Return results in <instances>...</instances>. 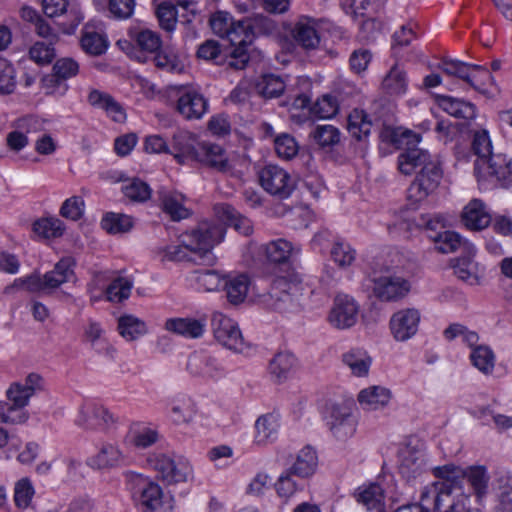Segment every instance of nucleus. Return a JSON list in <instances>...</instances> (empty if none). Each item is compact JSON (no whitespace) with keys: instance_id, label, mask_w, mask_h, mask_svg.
I'll return each instance as SVG.
<instances>
[{"instance_id":"1","label":"nucleus","mask_w":512,"mask_h":512,"mask_svg":"<svg viewBox=\"0 0 512 512\" xmlns=\"http://www.w3.org/2000/svg\"><path fill=\"white\" fill-rule=\"evenodd\" d=\"M460 468L447 464L433 468V474L440 478L426 485L421 492L420 505L417 509L425 512H482L468 509L469 496L461 491L454 479L461 474Z\"/></svg>"},{"instance_id":"2","label":"nucleus","mask_w":512,"mask_h":512,"mask_svg":"<svg viewBox=\"0 0 512 512\" xmlns=\"http://www.w3.org/2000/svg\"><path fill=\"white\" fill-rule=\"evenodd\" d=\"M398 168L404 175L417 172L407 191L408 199L413 203H420L432 194L443 175L437 157L418 147H407L398 156Z\"/></svg>"},{"instance_id":"3","label":"nucleus","mask_w":512,"mask_h":512,"mask_svg":"<svg viewBox=\"0 0 512 512\" xmlns=\"http://www.w3.org/2000/svg\"><path fill=\"white\" fill-rule=\"evenodd\" d=\"M223 234L222 228L202 223L199 227L187 234L182 245H161L155 248V258L160 262H200L210 264L213 262L211 250L219 242Z\"/></svg>"},{"instance_id":"4","label":"nucleus","mask_w":512,"mask_h":512,"mask_svg":"<svg viewBox=\"0 0 512 512\" xmlns=\"http://www.w3.org/2000/svg\"><path fill=\"white\" fill-rule=\"evenodd\" d=\"M276 31V23L263 15L233 22L230 28L226 29V39L234 47L230 53L228 66L235 70L244 69L249 60L246 47L252 43L255 36L272 35Z\"/></svg>"},{"instance_id":"5","label":"nucleus","mask_w":512,"mask_h":512,"mask_svg":"<svg viewBox=\"0 0 512 512\" xmlns=\"http://www.w3.org/2000/svg\"><path fill=\"white\" fill-rule=\"evenodd\" d=\"M43 389V379L39 374H29L24 382H15L6 391L7 402L0 401V421L6 424L25 423L29 414L25 410L36 391Z\"/></svg>"},{"instance_id":"6","label":"nucleus","mask_w":512,"mask_h":512,"mask_svg":"<svg viewBox=\"0 0 512 512\" xmlns=\"http://www.w3.org/2000/svg\"><path fill=\"white\" fill-rule=\"evenodd\" d=\"M322 417L326 428L337 441H346L354 436L358 422L349 406L327 404Z\"/></svg>"},{"instance_id":"7","label":"nucleus","mask_w":512,"mask_h":512,"mask_svg":"<svg viewBox=\"0 0 512 512\" xmlns=\"http://www.w3.org/2000/svg\"><path fill=\"white\" fill-rule=\"evenodd\" d=\"M149 465L166 484L186 482L192 475V467L187 459L164 453H154L148 457Z\"/></svg>"},{"instance_id":"8","label":"nucleus","mask_w":512,"mask_h":512,"mask_svg":"<svg viewBox=\"0 0 512 512\" xmlns=\"http://www.w3.org/2000/svg\"><path fill=\"white\" fill-rule=\"evenodd\" d=\"M474 170L479 181L496 182L502 187L512 184V160L504 154L476 160Z\"/></svg>"},{"instance_id":"9","label":"nucleus","mask_w":512,"mask_h":512,"mask_svg":"<svg viewBox=\"0 0 512 512\" xmlns=\"http://www.w3.org/2000/svg\"><path fill=\"white\" fill-rule=\"evenodd\" d=\"M261 187L270 195L287 199L295 189L296 182L288 171L279 165L267 164L258 172Z\"/></svg>"},{"instance_id":"10","label":"nucleus","mask_w":512,"mask_h":512,"mask_svg":"<svg viewBox=\"0 0 512 512\" xmlns=\"http://www.w3.org/2000/svg\"><path fill=\"white\" fill-rule=\"evenodd\" d=\"M360 306L347 294H338L328 314V322L336 329L344 330L353 327L359 316Z\"/></svg>"},{"instance_id":"11","label":"nucleus","mask_w":512,"mask_h":512,"mask_svg":"<svg viewBox=\"0 0 512 512\" xmlns=\"http://www.w3.org/2000/svg\"><path fill=\"white\" fill-rule=\"evenodd\" d=\"M426 466L424 444L418 439L410 440L400 452L399 472L411 481L421 475Z\"/></svg>"},{"instance_id":"12","label":"nucleus","mask_w":512,"mask_h":512,"mask_svg":"<svg viewBox=\"0 0 512 512\" xmlns=\"http://www.w3.org/2000/svg\"><path fill=\"white\" fill-rule=\"evenodd\" d=\"M177 91L176 110L187 120H198L208 110V100L197 90L190 86L180 85Z\"/></svg>"},{"instance_id":"13","label":"nucleus","mask_w":512,"mask_h":512,"mask_svg":"<svg viewBox=\"0 0 512 512\" xmlns=\"http://www.w3.org/2000/svg\"><path fill=\"white\" fill-rule=\"evenodd\" d=\"M370 277L373 282V293L381 301L400 299L410 290L409 282L399 276L378 275L377 272H373Z\"/></svg>"},{"instance_id":"14","label":"nucleus","mask_w":512,"mask_h":512,"mask_svg":"<svg viewBox=\"0 0 512 512\" xmlns=\"http://www.w3.org/2000/svg\"><path fill=\"white\" fill-rule=\"evenodd\" d=\"M421 314L415 308H405L395 312L389 321L393 338L399 342L411 339L418 332Z\"/></svg>"},{"instance_id":"15","label":"nucleus","mask_w":512,"mask_h":512,"mask_svg":"<svg viewBox=\"0 0 512 512\" xmlns=\"http://www.w3.org/2000/svg\"><path fill=\"white\" fill-rule=\"evenodd\" d=\"M127 478L136 477L140 485V504L149 512H170L172 506L163 500L161 487L153 482H147L141 475L133 472L126 474Z\"/></svg>"},{"instance_id":"16","label":"nucleus","mask_w":512,"mask_h":512,"mask_svg":"<svg viewBox=\"0 0 512 512\" xmlns=\"http://www.w3.org/2000/svg\"><path fill=\"white\" fill-rule=\"evenodd\" d=\"M43 12L47 17L54 18L66 15L68 21L64 22V32L71 33L83 20V15L75 2L70 0H42Z\"/></svg>"},{"instance_id":"17","label":"nucleus","mask_w":512,"mask_h":512,"mask_svg":"<svg viewBox=\"0 0 512 512\" xmlns=\"http://www.w3.org/2000/svg\"><path fill=\"white\" fill-rule=\"evenodd\" d=\"M114 421L113 415L104 406L96 403H85L81 406L75 423L87 429L105 430Z\"/></svg>"},{"instance_id":"18","label":"nucleus","mask_w":512,"mask_h":512,"mask_svg":"<svg viewBox=\"0 0 512 512\" xmlns=\"http://www.w3.org/2000/svg\"><path fill=\"white\" fill-rule=\"evenodd\" d=\"M492 217L485 203L477 198L470 200L461 213L462 224L471 231H480L488 227Z\"/></svg>"},{"instance_id":"19","label":"nucleus","mask_w":512,"mask_h":512,"mask_svg":"<svg viewBox=\"0 0 512 512\" xmlns=\"http://www.w3.org/2000/svg\"><path fill=\"white\" fill-rule=\"evenodd\" d=\"M312 292V288L304 283L302 277L295 271L278 275L271 284V295L292 293L295 296L308 298Z\"/></svg>"},{"instance_id":"20","label":"nucleus","mask_w":512,"mask_h":512,"mask_svg":"<svg viewBox=\"0 0 512 512\" xmlns=\"http://www.w3.org/2000/svg\"><path fill=\"white\" fill-rule=\"evenodd\" d=\"M205 319L190 317H175L165 321L164 328L171 333L187 339H199L204 335Z\"/></svg>"},{"instance_id":"21","label":"nucleus","mask_w":512,"mask_h":512,"mask_svg":"<svg viewBox=\"0 0 512 512\" xmlns=\"http://www.w3.org/2000/svg\"><path fill=\"white\" fill-rule=\"evenodd\" d=\"M430 238L434 240L436 249L442 253H453L460 250L463 254H476L475 246L454 231L438 232L435 235H430Z\"/></svg>"},{"instance_id":"22","label":"nucleus","mask_w":512,"mask_h":512,"mask_svg":"<svg viewBox=\"0 0 512 512\" xmlns=\"http://www.w3.org/2000/svg\"><path fill=\"white\" fill-rule=\"evenodd\" d=\"M166 409L169 418L178 425L190 423L196 414L194 401L183 394L170 398L167 401Z\"/></svg>"},{"instance_id":"23","label":"nucleus","mask_w":512,"mask_h":512,"mask_svg":"<svg viewBox=\"0 0 512 512\" xmlns=\"http://www.w3.org/2000/svg\"><path fill=\"white\" fill-rule=\"evenodd\" d=\"M88 103L94 108L103 110L115 122H123L126 114L123 107L110 94L93 89L87 97Z\"/></svg>"},{"instance_id":"24","label":"nucleus","mask_w":512,"mask_h":512,"mask_svg":"<svg viewBox=\"0 0 512 512\" xmlns=\"http://www.w3.org/2000/svg\"><path fill=\"white\" fill-rule=\"evenodd\" d=\"M198 142L194 136L186 131H180L173 135L169 154L173 155L179 164H185L188 160H195Z\"/></svg>"},{"instance_id":"25","label":"nucleus","mask_w":512,"mask_h":512,"mask_svg":"<svg viewBox=\"0 0 512 512\" xmlns=\"http://www.w3.org/2000/svg\"><path fill=\"white\" fill-rule=\"evenodd\" d=\"M260 251L270 263L282 264L288 262L294 254H298L300 248L286 239L279 238L263 244Z\"/></svg>"},{"instance_id":"26","label":"nucleus","mask_w":512,"mask_h":512,"mask_svg":"<svg viewBox=\"0 0 512 512\" xmlns=\"http://www.w3.org/2000/svg\"><path fill=\"white\" fill-rule=\"evenodd\" d=\"M293 39L305 50H314L319 46L320 37L313 19L301 17L291 30Z\"/></svg>"},{"instance_id":"27","label":"nucleus","mask_w":512,"mask_h":512,"mask_svg":"<svg viewBox=\"0 0 512 512\" xmlns=\"http://www.w3.org/2000/svg\"><path fill=\"white\" fill-rule=\"evenodd\" d=\"M318 466V457L314 448L305 446L296 455L295 461L287 469L300 479H308L314 475Z\"/></svg>"},{"instance_id":"28","label":"nucleus","mask_w":512,"mask_h":512,"mask_svg":"<svg viewBox=\"0 0 512 512\" xmlns=\"http://www.w3.org/2000/svg\"><path fill=\"white\" fill-rule=\"evenodd\" d=\"M195 161L217 171H224V148L210 141L198 142Z\"/></svg>"},{"instance_id":"29","label":"nucleus","mask_w":512,"mask_h":512,"mask_svg":"<svg viewBox=\"0 0 512 512\" xmlns=\"http://www.w3.org/2000/svg\"><path fill=\"white\" fill-rule=\"evenodd\" d=\"M357 399L364 410L374 411L388 405L391 399V391L386 387L374 385L362 389Z\"/></svg>"},{"instance_id":"30","label":"nucleus","mask_w":512,"mask_h":512,"mask_svg":"<svg viewBox=\"0 0 512 512\" xmlns=\"http://www.w3.org/2000/svg\"><path fill=\"white\" fill-rule=\"evenodd\" d=\"M280 427V416L277 413H267L258 417L255 422V443L266 445L277 438Z\"/></svg>"},{"instance_id":"31","label":"nucleus","mask_w":512,"mask_h":512,"mask_svg":"<svg viewBox=\"0 0 512 512\" xmlns=\"http://www.w3.org/2000/svg\"><path fill=\"white\" fill-rule=\"evenodd\" d=\"M343 364L356 377H365L368 375L372 358L367 351L361 348H352L342 354Z\"/></svg>"},{"instance_id":"32","label":"nucleus","mask_w":512,"mask_h":512,"mask_svg":"<svg viewBox=\"0 0 512 512\" xmlns=\"http://www.w3.org/2000/svg\"><path fill=\"white\" fill-rule=\"evenodd\" d=\"M187 370L194 376H201L210 379L220 378L219 363L210 356L193 354L187 362Z\"/></svg>"},{"instance_id":"33","label":"nucleus","mask_w":512,"mask_h":512,"mask_svg":"<svg viewBox=\"0 0 512 512\" xmlns=\"http://www.w3.org/2000/svg\"><path fill=\"white\" fill-rule=\"evenodd\" d=\"M437 103L444 112L455 118L470 120L476 116L475 106L462 99L451 96H439Z\"/></svg>"},{"instance_id":"34","label":"nucleus","mask_w":512,"mask_h":512,"mask_svg":"<svg viewBox=\"0 0 512 512\" xmlns=\"http://www.w3.org/2000/svg\"><path fill=\"white\" fill-rule=\"evenodd\" d=\"M250 278L247 274L226 275V298L233 305H238L245 301L249 287Z\"/></svg>"},{"instance_id":"35","label":"nucleus","mask_w":512,"mask_h":512,"mask_svg":"<svg viewBox=\"0 0 512 512\" xmlns=\"http://www.w3.org/2000/svg\"><path fill=\"white\" fill-rule=\"evenodd\" d=\"M122 460V452L111 443H104L99 451L87 459V464L94 469L112 468Z\"/></svg>"},{"instance_id":"36","label":"nucleus","mask_w":512,"mask_h":512,"mask_svg":"<svg viewBox=\"0 0 512 512\" xmlns=\"http://www.w3.org/2000/svg\"><path fill=\"white\" fill-rule=\"evenodd\" d=\"M286 89V84L281 76L268 73L260 76L255 82V90L264 99H272L281 96Z\"/></svg>"},{"instance_id":"37","label":"nucleus","mask_w":512,"mask_h":512,"mask_svg":"<svg viewBox=\"0 0 512 512\" xmlns=\"http://www.w3.org/2000/svg\"><path fill=\"white\" fill-rule=\"evenodd\" d=\"M74 277L73 261L71 258L61 259L53 270L44 274V284L47 289H55L69 282Z\"/></svg>"},{"instance_id":"38","label":"nucleus","mask_w":512,"mask_h":512,"mask_svg":"<svg viewBox=\"0 0 512 512\" xmlns=\"http://www.w3.org/2000/svg\"><path fill=\"white\" fill-rule=\"evenodd\" d=\"M475 255L464 254L453 261L454 274L462 281L477 285L479 283L478 264L473 260Z\"/></svg>"},{"instance_id":"39","label":"nucleus","mask_w":512,"mask_h":512,"mask_svg":"<svg viewBox=\"0 0 512 512\" xmlns=\"http://www.w3.org/2000/svg\"><path fill=\"white\" fill-rule=\"evenodd\" d=\"M357 501L363 504L367 510L381 512L384 507V491L378 484H369L359 488Z\"/></svg>"},{"instance_id":"40","label":"nucleus","mask_w":512,"mask_h":512,"mask_svg":"<svg viewBox=\"0 0 512 512\" xmlns=\"http://www.w3.org/2000/svg\"><path fill=\"white\" fill-rule=\"evenodd\" d=\"M408 88V80L404 70L393 66L382 81V89L390 96H402Z\"/></svg>"},{"instance_id":"41","label":"nucleus","mask_w":512,"mask_h":512,"mask_svg":"<svg viewBox=\"0 0 512 512\" xmlns=\"http://www.w3.org/2000/svg\"><path fill=\"white\" fill-rule=\"evenodd\" d=\"M119 334L127 341H133L148 332L146 323L133 315H123L118 319Z\"/></svg>"},{"instance_id":"42","label":"nucleus","mask_w":512,"mask_h":512,"mask_svg":"<svg viewBox=\"0 0 512 512\" xmlns=\"http://www.w3.org/2000/svg\"><path fill=\"white\" fill-rule=\"evenodd\" d=\"M296 359L289 352H280L276 354L269 362V373L276 381H283L288 378L290 372L295 367Z\"/></svg>"},{"instance_id":"43","label":"nucleus","mask_w":512,"mask_h":512,"mask_svg":"<svg viewBox=\"0 0 512 512\" xmlns=\"http://www.w3.org/2000/svg\"><path fill=\"white\" fill-rule=\"evenodd\" d=\"M347 128L354 138L362 140L370 134L372 121L364 110L354 109L348 116Z\"/></svg>"},{"instance_id":"44","label":"nucleus","mask_w":512,"mask_h":512,"mask_svg":"<svg viewBox=\"0 0 512 512\" xmlns=\"http://www.w3.org/2000/svg\"><path fill=\"white\" fill-rule=\"evenodd\" d=\"M163 211L167 213L172 220L180 221L189 216V210L183 205V196L176 193H165L161 197Z\"/></svg>"},{"instance_id":"45","label":"nucleus","mask_w":512,"mask_h":512,"mask_svg":"<svg viewBox=\"0 0 512 512\" xmlns=\"http://www.w3.org/2000/svg\"><path fill=\"white\" fill-rule=\"evenodd\" d=\"M101 226L110 234L126 233L133 227V221L128 215L109 212L103 216Z\"/></svg>"},{"instance_id":"46","label":"nucleus","mask_w":512,"mask_h":512,"mask_svg":"<svg viewBox=\"0 0 512 512\" xmlns=\"http://www.w3.org/2000/svg\"><path fill=\"white\" fill-rule=\"evenodd\" d=\"M64 229L63 222L56 217L41 218L33 223L34 233L45 239L62 236Z\"/></svg>"},{"instance_id":"47","label":"nucleus","mask_w":512,"mask_h":512,"mask_svg":"<svg viewBox=\"0 0 512 512\" xmlns=\"http://www.w3.org/2000/svg\"><path fill=\"white\" fill-rule=\"evenodd\" d=\"M269 298V305L272 307V309L280 313H291L299 311L303 306L304 300L306 299L305 297L292 295V293L271 295V292L269 293Z\"/></svg>"},{"instance_id":"48","label":"nucleus","mask_w":512,"mask_h":512,"mask_svg":"<svg viewBox=\"0 0 512 512\" xmlns=\"http://www.w3.org/2000/svg\"><path fill=\"white\" fill-rule=\"evenodd\" d=\"M310 136L322 148H332L340 142L341 133L333 125H317Z\"/></svg>"},{"instance_id":"49","label":"nucleus","mask_w":512,"mask_h":512,"mask_svg":"<svg viewBox=\"0 0 512 512\" xmlns=\"http://www.w3.org/2000/svg\"><path fill=\"white\" fill-rule=\"evenodd\" d=\"M295 477L296 475L289 473L287 469L280 474L275 483V490L280 498L287 501L298 491L303 490V485L299 483Z\"/></svg>"},{"instance_id":"50","label":"nucleus","mask_w":512,"mask_h":512,"mask_svg":"<svg viewBox=\"0 0 512 512\" xmlns=\"http://www.w3.org/2000/svg\"><path fill=\"white\" fill-rule=\"evenodd\" d=\"M310 110L318 118L330 119L338 113L339 102L336 96L325 94L315 101Z\"/></svg>"},{"instance_id":"51","label":"nucleus","mask_w":512,"mask_h":512,"mask_svg":"<svg viewBox=\"0 0 512 512\" xmlns=\"http://www.w3.org/2000/svg\"><path fill=\"white\" fill-rule=\"evenodd\" d=\"M157 3L156 15L162 29L171 32L177 24V10L175 4L169 0L155 1Z\"/></svg>"},{"instance_id":"52","label":"nucleus","mask_w":512,"mask_h":512,"mask_svg":"<svg viewBox=\"0 0 512 512\" xmlns=\"http://www.w3.org/2000/svg\"><path fill=\"white\" fill-rule=\"evenodd\" d=\"M470 359L473 366L484 374H490L494 369L495 356L487 346H476L470 354Z\"/></svg>"},{"instance_id":"53","label":"nucleus","mask_w":512,"mask_h":512,"mask_svg":"<svg viewBox=\"0 0 512 512\" xmlns=\"http://www.w3.org/2000/svg\"><path fill=\"white\" fill-rule=\"evenodd\" d=\"M493 81L494 77L491 75L489 70L480 65L471 66L469 78L466 80V82L469 83L474 89L483 94L490 93L488 86L492 85Z\"/></svg>"},{"instance_id":"54","label":"nucleus","mask_w":512,"mask_h":512,"mask_svg":"<svg viewBox=\"0 0 512 512\" xmlns=\"http://www.w3.org/2000/svg\"><path fill=\"white\" fill-rule=\"evenodd\" d=\"M153 62L157 68L170 73H181L184 70L183 62L171 51L160 49L154 53Z\"/></svg>"},{"instance_id":"55","label":"nucleus","mask_w":512,"mask_h":512,"mask_svg":"<svg viewBox=\"0 0 512 512\" xmlns=\"http://www.w3.org/2000/svg\"><path fill=\"white\" fill-rule=\"evenodd\" d=\"M226 349L239 354H245L249 350L238 325L232 320L226 321Z\"/></svg>"},{"instance_id":"56","label":"nucleus","mask_w":512,"mask_h":512,"mask_svg":"<svg viewBox=\"0 0 512 512\" xmlns=\"http://www.w3.org/2000/svg\"><path fill=\"white\" fill-rule=\"evenodd\" d=\"M133 282L127 277H117L106 289L107 299L111 302H121L130 296Z\"/></svg>"},{"instance_id":"57","label":"nucleus","mask_w":512,"mask_h":512,"mask_svg":"<svg viewBox=\"0 0 512 512\" xmlns=\"http://www.w3.org/2000/svg\"><path fill=\"white\" fill-rule=\"evenodd\" d=\"M196 56L213 64H222L224 58L222 45L219 41L208 39L199 45Z\"/></svg>"},{"instance_id":"58","label":"nucleus","mask_w":512,"mask_h":512,"mask_svg":"<svg viewBox=\"0 0 512 512\" xmlns=\"http://www.w3.org/2000/svg\"><path fill=\"white\" fill-rule=\"evenodd\" d=\"M124 195L134 202H145L151 197V188L149 185L138 179L134 178L122 187Z\"/></svg>"},{"instance_id":"59","label":"nucleus","mask_w":512,"mask_h":512,"mask_svg":"<svg viewBox=\"0 0 512 512\" xmlns=\"http://www.w3.org/2000/svg\"><path fill=\"white\" fill-rule=\"evenodd\" d=\"M226 228H232L240 235L248 236L253 231L251 221L237 212L234 208L226 205Z\"/></svg>"},{"instance_id":"60","label":"nucleus","mask_w":512,"mask_h":512,"mask_svg":"<svg viewBox=\"0 0 512 512\" xmlns=\"http://www.w3.org/2000/svg\"><path fill=\"white\" fill-rule=\"evenodd\" d=\"M81 47L92 55H101L106 51V40L97 32L86 29L81 36Z\"/></svg>"},{"instance_id":"61","label":"nucleus","mask_w":512,"mask_h":512,"mask_svg":"<svg viewBox=\"0 0 512 512\" xmlns=\"http://www.w3.org/2000/svg\"><path fill=\"white\" fill-rule=\"evenodd\" d=\"M16 72L13 65L0 57V94L8 95L16 88Z\"/></svg>"},{"instance_id":"62","label":"nucleus","mask_w":512,"mask_h":512,"mask_svg":"<svg viewBox=\"0 0 512 512\" xmlns=\"http://www.w3.org/2000/svg\"><path fill=\"white\" fill-rule=\"evenodd\" d=\"M193 279L199 289L211 292L219 289L222 276L215 270H197L193 273Z\"/></svg>"},{"instance_id":"63","label":"nucleus","mask_w":512,"mask_h":512,"mask_svg":"<svg viewBox=\"0 0 512 512\" xmlns=\"http://www.w3.org/2000/svg\"><path fill=\"white\" fill-rule=\"evenodd\" d=\"M274 146L277 155L285 160H290L295 157L299 150L295 138L286 133L275 138Z\"/></svg>"},{"instance_id":"64","label":"nucleus","mask_w":512,"mask_h":512,"mask_svg":"<svg viewBox=\"0 0 512 512\" xmlns=\"http://www.w3.org/2000/svg\"><path fill=\"white\" fill-rule=\"evenodd\" d=\"M159 434L156 430L144 427L132 430L129 433V442L138 449H145L158 441Z\"/></svg>"}]
</instances>
